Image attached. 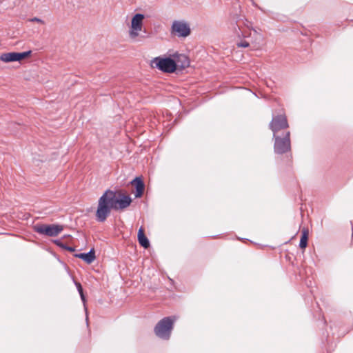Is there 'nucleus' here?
I'll return each mask as SVG.
<instances>
[{
    "instance_id": "nucleus-1",
    "label": "nucleus",
    "mask_w": 353,
    "mask_h": 353,
    "mask_svg": "<svg viewBox=\"0 0 353 353\" xmlns=\"http://www.w3.org/2000/svg\"><path fill=\"white\" fill-rule=\"evenodd\" d=\"M132 203L129 195L119 194L113 190H107L98 201L95 216L98 222L103 223L110 216L111 210H123Z\"/></svg>"
},
{
    "instance_id": "nucleus-2",
    "label": "nucleus",
    "mask_w": 353,
    "mask_h": 353,
    "mask_svg": "<svg viewBox=\"0 0 353 353\" xmlns=\"http://www.w3.org/2000/svg\"><path fill=\"white\" fill-rule=\"evenodd\" d=\"M176 318L174 316L164 317L155 325L154 332L159 339L168 340L170 338Z\"/></svg>"
},
{
    "instance_id": "nucleus-3",
    "label": "nucleus",
    "mask_w": 353,
    "mask_h": 353,
    "mask_svg": "<svg viewBox=\"0 0 353 353\" xmlns=\"http://www.w3.org/2000/svg\"><path fill=\"white\" fill-rule=\"evenodd\" d=\"M167 73L174 72L177 69V63L170 57H155L152 61V65Z\"/></svg>"
},
{
    "instance_id": "nucleus-4",
    "label": "nucleus",
    "mask_w": 353,
    "mask_h": 353,
    "mask_svg": "<svg viewBox=\"0 0 353 353\" xmlns=\"http://www.w3.org/2000/svg\"><path fill=\"white\" fill-rule=\"evenodd\" d=\"M33 228L37 233L50 237L57 236L63 230V226L58 224H37Z\"/></svg>"
},
{
    "instance_id": "nucleus-5",
    "label": "nucleus",
    "mask_w": 353,
    "mask_h": 353,
    "mask_svg": "<svg viewBox=\"0 0 353 353\" xmlns=\"http://www.w3.org/2000/svg\"><path fill=\"white\" fill-rule=\"evenodd\" d=\"M274 149L276 154H282L288 152L291 149L290 132L288 131L283 137L274 134Z\"/></svg>"
},
{
    "instance_id": "nucleus-6",
    "label": "nucleus",
    "mask_w": 353,
    "mask_h": 353,
    "mask_svg": "<svg viewBox=\"0 0 353 353\" xmlns=\"http://www.w3.org/2000/svg\"><path fill=\"white\" fill-rule=\"evenodd\" d=\"M191 32L189 24L184 21H174L171 26V33L179 37H186Z\"/></svg>"
},
{
    "instance_id": "nucleus-7",
    "label": "nucleus",
    "mask_w": 353,
    "mask_h": 353,
    "mask_svg": "<svg viewBox=\"0 0 353 353\" xmlns=\"http://www.w3.org/2000/svg\"><path fill=\"white\" fill-rule=\"evenodd\" d=\"M144 18V14L140 13L134 14L132 17L129 31V36L131 39H135L139 36V32L141 31L143 28V20Z\"/></svg>"
},
{
    "instance_id": "nucleus-8",
    "label": "nucleus",
    "mask_w": 353,
    "mask_h": 353,
    "mask_svg": "<svg viewBox=\"0 0 353 353\" xmlns=\"http://www.w3.org/2000/svg\"><path fill=\"white\" fill-rule=\"evenodd\" d=\"M270 128L274 134H276L280 130L288 128V123L285 115L281 114L273 117L270 123Z\"/></svg>"
},
{
    "instance_id": "nucleus-9",
    "label": "nucleus",
    "mask_w": 353,
    "mask_h": 353,
    "mask_svg": "<svg viewBox=\"0 0 353 353\" xmlns=\"http://www.w3.org/2000/svg\"><path fill=\"white\" fill-rule=\"evenodd\" d=\"M131 183L134 185L136 188L135 197H141L143 195L145 189V185L142 179L140 177H136L132 181Z\"/></svg>"
},
{
    "instance_id": "nucleus-10",
    "label": "nucleus",
    "mask_w": 353,
    "mask_h": 353,
    "mask_svg": "<svg viewBox=\"0 0 353 353\" xmlns=\"http://www.w3.org/2000/svg\"><path fill=\"white\" fill-rule=\"evenodd\" d=\"M174 61L177 63V68L181 70L188 68L190 65V60L185 54H179Z\"/></svg>"
},
{
    "instance_id": "nucleus-11",
    "label": "nucleus",
    "mask_w": 353,
    "mask_h": 353,
    "mask_svg": "<svg viewBox=\"0 0 353 353\" xmlns=\"http://www.w3.org/2000/svg\"><path fill=\"white\" fill-rule=\"evenodd\" d=\"M76 257L79 258L84 261H85L87 263L90 264L92 262L94 261L95 259V252L93 249H91L87 253H80L74 255Z\"/></svg>"
},
{
    "instance_id": "nucleus-12",
    "label": "nucleus",
    "mask_w": 353,
    "mask_h": 353,
    "mask_svg": "<svg viewBox=\"0 0 353 353\" xmlns=\"http://www.w3.org/2000/svg\"><path fill=\"white\" fill-rule=\"evenodd\" d=\"M138 240L139 244L144 248H148L150 246V242L148 238L144 234V232L142 228L139 230L138 232Z\"/></svg>"
},
{
    "instance_id": "nucleus-13",
    "label": "nucleus",
    "mask_w": 353,
    "mask_h": 353,
    "mask_svg": "<svg viewBox=\"0 0 353 353\" xmlns=\"http://www.w3.org/2000/svg\"><path fill=\"white\" fill-rule=\"evenodd\" d=\"M0 60L5 63L17 61L16 52L3 53L0 55Z\"/></svg>"
},
{
    "instance_id": "nucleus-14",
    "label": "nucleus",
    "mask_w": 353,
    "mask_h": 353,
    "mask_svg": "<svg viewBox=\"0 0 353 353\" xmlns=\"http://www.w3.org/2000/svg\"><path fill=\"white\" fill-rule=\"evenodd\" d=\"M308 239V231L306 229L303 230L302 236L299 243V247L304 249L307 247Z\"/></svg>"
},
{
    "instance_id": "nucleus-15",
    "label": "nucleus",
    "mask_w": 353,
    "mask_h": 353,
    "mask_svg": "<svg viewBox=\"0 0 353 353\" xmlns=\"http://www.w3.org/2000/svg\"><path fill=\"white\" fill-rule=\"evenodd\" d=\"M32 53L31 50L23 52H16V59L17 61H20L22 59H26Z\"/></svg>"
},
{
    "instance_id": "nucleus-16",
    "label": "nucleus",
    "mask_w": 353,
    "mask_h": 353,
    "mask_svg": "<svg viewBox=\"0 0 353 353\" xmlns=\"http://www.w3.org/2000/svg\"><path fill=\"white\" fill-rule=\"evenodd\" d=\"M54 242V243L57 245H58L60 248H63V249H65L66 250H68L70 252H72L75 251V248H74L66 245L63 244V243H61L59 240H55Z\"/></svg>"
},
{
    "instance_id": "nucleus-17",
    "label": "nucleus",
    "mask_w": 353,
    "mask_h": 353,
    "mask_svg": "<svg viewBox=\"0 0 353 353\" xmlns=\"http://www.w3.org/2000/svg\"><path fill=\"white\" fill-rule=\"evenodd\" d=\"M79 295L81 296V301H83L85 312L87 313V307L85 306V295H84L83 292L82 294H79ZM88 314H86V321H88Z\"/></svg>"
},
{
    "instance_id": "nucleus-18",
    "label": "nucleus",
    "mask_w": 353,
    "mask_h": 353,
    "mask_svg": "<svg viewBox=\"0 0 353 353\" xmlns=\"http://www.w3.org/2000/svg\"><path fill=\"white\" fill-rule=\"evenodd\" d=\"M237 46L239 48H248L250 46V43L245 41H241L237 43Z\"/></svg>"
},
{
    "instance_id": "nucleus-19",
    "label": "nucleus",
    "mask_w": 353,
    "mask_h": 353,
    "mask_svg": "<svg viewBox=\"0 0 353 353\" xmlns=\"http://www.w3.org/2000/svg\"><path fill=\"white\" fill-rule=\"evenodd\" d=\"M28 21L30 22H37V23H40L41 24H44V21H43L42 19L38 18V17H33V18H30L28 19Z\"/></svg>"
},
{
    "instance_id": "nucleus-20",
    "label": "nucleus",
    "mask_w": 353,
    "mask_h": 353,
    "mask_svg": "<svg viewBox=\"0 0 353 353\" xmlns=\"http://www.w3.org/2000/svg\"><path fill=\"white\" fill-rule=\"evenodd\" d=\"M74 284L77 287L79 293L82 294L83 292V290L81 284L77 281H74Z\"/></svg>"
}]
</instances>
